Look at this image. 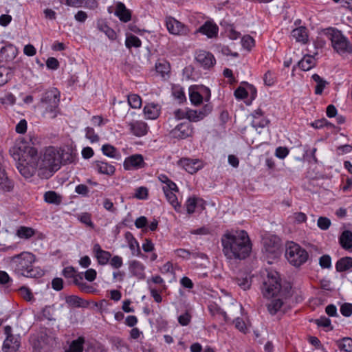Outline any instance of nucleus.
Segmentation results:
<instances>
[{
	"label": "nucleus",
	"mask_w": 352,
	"mask_h": 352,
	"mask_svg": "<svg viewBox=\"0 0 352 352\" xmlns=\"http://www.w3.org/2000/svg\"><path fill=\"white\" fill-rule=\"evenodd\" d=\"M263 252L267 258L276 259L280 254V241L275 235L265 236L263 238Z\"/></svg>",
	"instance_id": "10"
},
{
	"label": "nucleus",
	"mask_w": 352,
	"mask_h": 352,
	"mask_svg": "<svg viewBox=\"0 0 352 352\" xmlns=\"http://www.w3.org/2000/svg\"><path fill=\"white\" fill-rule=\"evenodd\" d=\"M19 295L26 301H31L34 299L31 290L26 287H21L19 289Z\"/></svg>",
	"instance_id": "52"
},
{
	"label": "nucleus",
	"mask_w": 352,
	"mask_h": 352,
	"mask_svg": "<svg viewBox=\"0 0 352 352\" xmlns=\"http://www.w3.org/2000/svg\"><path fill=\"white\" fill-rule=\"evenodd\" d=\"M201 116L199 115L198 110L188 109L187 110V119L190 122H198L201 120Z\"/></svg>",
	"instance_id": "55"
},
{
	"label": "nucleus",
	"mask_w": 352,
	"mask_h": 352,
	"mask_svg": "<svg viewBox=\"0 0 352 352\" xmlns=\"http://www.w3.org/2000/svg\"><path fill=\"white\" fill-rule=\"evenodd\" d=\"M331 221L329 218L320 217L318 218L317 225L322 230H327L331 226Z\"/></svg>",
	"instance_id": "56"
},
{
	"label": "nucleus",
	"mask_w": 352,
	"mask_h": 352,
	"mask_svg": "<svg viewBox=\"0 0 352 352\" xmlns=\"http://www.w3.org/2000/svg\"><path fill=\"white\" fill-rule=\"evenodd\" d=\"M189 97L193 104L199 105L204 99L206 102L210 100V90L206 87H202L199 89L190 88L189 90Z\"/></svg>",
	"instance_id": "13"
},
{
	"label": "nucleus",
	"mask_w": 352,
	"mask_h": 352,
	"mask_svg": "<svg viewBox=\"0 0 352 352\" xmlns=\"http://www.w3.org/2000/svg\"><path fill=\"white\" fill-rule=\"evenodd\" d=\"M322 34L331 41L333 50L338 54H352V44L341 31L334 28H328L322 30Z\"/></svg>",
	"instance_id": "6"
},
{
	"label": "nucleus",
	"mask_w": 352,
	"mask_h": 352,
	"mask_svg": "<svg viewBox=\"0 0 352 352\" xmlns=\"http://www.w3.org/2000/svg\"><path fill=\"white\" fill-rule=\"evenodd\" d=\"M51 338L44 332L33 335L30 342L34 352H49Z\"/></svg>",
	"instance_id": "11"
},
{
	"label": "nucleus",
	"mask_w": 352,
	"mask_h": 352,
	"mask_svg": "<svg viewBox=\"0 0 352 352\" xmlns=\"http://www.w3.org/2000/svg\"><path fill=\"white\" fill-rule=\"evenodd\" d=\"M36 234V230L30 227L20 226L18 228L16 232V235L21 239L28 240L31 237L34 236Z\"/></svg>",
	"instance_id": "37"
},
{
	"label": "nucleus",
	"mask_w": 352,
	"mask_h": 352,
	"mask_svg": "<svg viewBox=\"0 0 352 352\" xmlns=\"http://www.w3.org/2000/svg\"><path fill=\"white\" fill-rule=\"evenodd\" d=\"M97 28L104 32L106 36L111 40H115L116 38V32L109 27L105 21L103 20H98L97 21Z\"/></svg>",
	"instance_id": "36"
},
{
	"label": "nucleus",
	"mask_w": 352,
	"mask_h": 352,
	"mask_svg": "<svg viewBox=\"0 0 352 352\" xmlns=\"http://www.w3.org/2000/svg\"><path fill=\"white\" fill-rule=\"evenodd\" d=\"M198 31L202 34L206 35L208 38H214L217 36L219 28L215 23L206 21L199 28Z\"/></svg>",
	"instance_id": "25"
},
{
	"label": "nucleus",
	"mask_w": 352,
	"mask_h": 352,
	"mask_svg": "<svg viewBox=\"0 0 352 352\" xmlns=\"http://www.w3.org/2000/svg\"><path fill=\"white\" fill-rule=\"evenodd\" d=\"M36 256L30 252L24 251L8 258V263L10 267L19 275L32 277L34 274V263Z\"/></svg>",
	"instance_id": "4"
},
{
	"label": "nucleus",
	"mask_w": 352,
	"mask_h": 352,
	"mask_svg": "<svg viewBox=\"0 0 352 352\" xmlns=\"http://www.w3.org/2000/svg\"><path fill=\"white\" fill-rule=\"evenodd\" d=\"M94 168L98 173L109 176H112L116 171V168L113 165L104 161L96 162Z\"/></svg>",
	"instance_id": "24"
},
{
	"label": "nucleus",
	"mask_w": 352,
	"mask_h": 352,
	"mask_svg": "<svg viewBox=\"0 0 352 352\" xmlns=\"http://www.w3.org/2000/svg\"><path fill=\"white\" fill-rule=\"evenodd\" d=\"M158 179L162 184V188L167 201L173 207L175 211L179 212L181 204L179 202L176 195L179 191L177 186L164 174H160L158 176Z\"/></svg>",
	"instance_id": "7"
},
{
	"label": "nucleus",
	"mask_w": 352,
	"mask_h": 352,
	"mask_svg": "<svg viewBox=\"0 0 352 352\" xmlns=\"http://www.w3.org/2000/svg\"><path fill=\"white\" fill-rule=\"evenodd\" d=\"M85 137L91 143L98 142L99 141V136L97 133H95V131L91 127H87L85 129Z\"/></svg>",
	"instance_id": "50"
},
{
	"label": "nucleus",
	"mask_w": 352,
	"mask_h": 352,
	"mask_svg": "<svg viewBox=\"0 0 352 352\" xmlns=\"http://www.w3.org/2000/svg\"><path fill=\"white\" fill-rule=\"evenodd\" d=\"M65 301L70 306L80 307L82 299L76 296H69L66 298Z\"/></svg>",
	"instance_id": "60"
},
{
	"label": "nucleus",
	"mask_w": 352,
	"mask_h": 352,
	"mask_svg": "<svg viewBox=\"0 0 352 352\" xmlns=\"http://www.w3.org/2000/svg\"><path fill=\"white\" fill-rule=\"evenodd\" d=\"M14 149L16 151L14 155H17L19 160L17 169L24 177L30 178L38 168L37 150L31 146H25L23 151L20 147Z\"/></svg>",
	"instance_id": "3"
},
{
	"label": "nucleus",
	"mask_w": 352,
	"mask_h": 352,
	"mask_svg": "<svg viewBox=\"0 0 352 352\" xmlns=\"http://www.w3.org/2000/svg\"><path fill=\"white\" fill-rule=\"evenodd\" d=\"M339 243L345 250H349L352 248V232L344 230L339 236Z\"/></svg>",
	"instance_id": "32"
},
{
	"label": "nucleus",
	"mask_w": 352,
	"mask_h": 352,
	"mask_svg": "<svg viewBox=\"0 0 352 352\" xmlns=\"http://www.w3.org/2000/svg\"><path fill=\"white\" fill-rule=\"evenodd\" d=\"M285 256L292 265L298 267L307 261L308 253L299 245L289 242L287 245Z\"/></svg>",
	"instance_id": "9"
},
{
	"label": "nucleus",
	"mask_w": 352,
	"mask_h": 352,
	"mask_svg": "<svg viewBox=\"0 0 352 352\" xmlns=\"http://www.w3.org/2000/svg\"><path fill=\"white\" fill-rule=\"evenodd\" d=\"M237 284L243 290L248 289L251 286V277L250 275H245L244 276H239L236 278Z\"/></svg>",
	"instance_id": "48"
},
{
	"label": "nucleus",
	"mask_w": 352,
	"mask_h": 352,
	"mask_svg": "<svg viewBox=\"0 0 352 352\" xmlns=\"http://www.w3.org/2000/svg\"><path fill=\"white\" fill-rule=\"evenodd\" d=\"M113 269H120L123 265V258L119 255L111 256L109 262Z\"/></svg>",
	"instance_id": "51"
},
{
	"label": "nucleus",
	"mask_w": 352,
	"mask_h": 352,
	"mask_svg": "<svg viewBox=\"0 0 352 352\" xmlns=\"http://www.w3.org/2000/svg\"><path fill=\"white\" fill-rule=\"evenodd\" d=\"M129 269L133 276H135L140 280H143L146 278L144 265L139 261L132 260L129 263Z\"/></svg>",
	"instance_id": "22"
},
{
	"label": "nucleus",
	"mask_w": 352,
	"mask_h": 352,
	"mask_svg": "<svg viewBox=\"0 0 352 352\" xmlns=\"http://www.w3.org/2000/svg\"><path fill=\"white\" fill-rule=\"evenodd\" d=\"M319 263L322 268H330L331 266V258L329 255H323L319 259Z\"/></svg>",
	"instance_id": "61"
},
{
	"label": "nucleus",
	"mask_w": 352,
	"mask_h": 352,
	"mask_svg": "<svg viewBox=\"0 0 352 352\" xmlns=\"http://www.w3.org/2000/svg\"><path fill=\"white\" fill-rule=\"evenodd\" d=\"M45 202L50 204L59 205L62 202V197L55 191H47L43 196Z\"/></svg>",
	"instance_id": "38"
},
{
	"label": "nucleus",
	"mask_w": 352,
	"mask_h": 352,
	"mask_svg": "<svg viewBox=\"0 0 352 352\" xmlns=\"http://www.w3.org/2000/svg\"><path fill=\"white\" fill-rule=\"evenodd\" d=\"M241 44L244 48L250 50L254 45V40L250 35H245L241 38Z\"/></svg>",
	"instance_id": "58"
},
{
	"label": "nucleus",
	"mask_w": 352,
	"mask_h": 352,
	"mask_svg": "<svg viewBox=\"0 0 352 352\" xmlns=\"http://www.w3.org/2000/svg\"><path fill=\"white\" fill-rule=\"evenodd\" d=\"M11 69L10 68L0 66V87L6 84L10 79Z\"/></svg>",
	"instance_id": "45"
},
{
	"label": "nucleus",
	"mask_w": 352,
	"mask_h": 352,
	"mask_svg": "<svg viewBox=\"0 0 352 352\" xmlns=\"http://www.w3.org/2000/svg\"><path fill=\"white\" fill-rule=\"evenodd\" d=\"M125 45L128 48H131L132 47H140L142 45V41L138 36L130 35L126 37Z\"/></svg>",
	"instance_id": "49"
},
{
	"label": "nucleus",
	"mask_w": 352,
	"mask_h": 352,
	"mask_svg": "<svg viewBox=\"0 0 352 352\" xmlns=\"http://www.w3.org/2000/svg\"><path fill=\"white\" fill-rule=\"evenodd\" d=\"M83 344V338H78L77 340H73L71 342L69 347L65 349V352H82Z\"/></svg>",
	"instance_id": "41"
},
{
	"label": "nucleus",
	"mask_w": 352,
	"mask_h": 352,
	"mask_svg": "<svg viewBox=\"0 0 352 352\" xmlns=\"http://www.w3.org/2000/svg\"><path fill=\"white\" fill-rule=\"evenodd\" d=\"M262 292L265 298L276 297L281 296V285L280 277L276 272H270L267 273V278L263 282Z\"/></svg>",
	"instance_id": "8"
},
{
	"label": "nucleus",
	"mask_w": 352,
	"mask_h": 352,
	"mask_svg": "<svg viewBox=\"0 0 352 352\" xmlns=\"http://www.w3.org/2000/svg\"><path fill=\"white\" fill-rule=\"evenodd\" d=\"M128 104L133 109H139L142 106V99L137 94H130L128 96Z\"/></svg>",
	"instance_id": "46"
},
{
	"label": "nucleus",
	"mask_w": 352,
	"mask_h": 352,
	"mask_svg": "<svg viewBox=\"0 0 352 352\" xmlns=\"http://www.w3.org/2000/svg\"><path fill=\"white\" fill-rule=\"evenodd\" d=\"M175 255L181 258L189 260L191 258H206V255L204 253L200 252H190L188 250L179 248L177 249L174 251Z\"/></svg>",
	"instance_id": "26"
},
{
	"label": "nucleus",
	"mask_w": 352,
	"mask_h": 352,
	"mask_svg": "<svg viewBox=\"0 0 352 352\" xmlns=\"http://www.w3.org/2000/svg\"><path fill=\"white\" fill-rule=\"evenodd\" d=\"M208 310L211 316L221 324L230 320L226 312L223 311L216 303H210L208 305Z\"/></svg>",
	"instance_id": "19"
},
{
	"label": "nucleus",
	"mask_w": 352,
	"mask_h": 352,
	"mask_svg": "<svg viewBox=\"0 0 352 352\" xmlns=\"http://www.w3.org/2000/svg\"><path fill=\"white\" fill-rule=\"evenodd\" d=\"M92 252L99 265L103 266L109 263L111 254L109 251L102 250L99 243H95L93 245Z\"/></svg>",
	"instance_id": "18"
},
{
	"label": "nucleus",
	"mask_w": 352,
	"mask_h": 352,
	"mask_svg": "<svg viewBox=\"0 0 352 352\" xmlns=\"http://www.w3.org/2000/svg\"><path fill=\"white\" fill-rule=\"evenodd\" d=\"M341 314L345 317H349L352 315V304L344 303L340 307Z\"/></svg>",
	"instance_id": "62"
},
{
	"label": "nucleus",
	"mask_w": 352,
	"mask_h": 352,
	"mask_svg": "<svg viewBox=\"0 0 352 352\" xmlns=\"http://www.w3.org/2000/svg\"><path fill=\"white\" fill-rule=\"evenodd\" d=\"M193 133V129L189 122H184L177 124L170 131L171 138L177 139H185Z\"/></svg>",
	"instance_id": "14"
},
{
	"label": "nucleus",
	"mask_w": 352,
	"mask_h": 352,
	"mask_svg": "<svg viewBox=\"0 0 352 352\" xmlns=\"http://www.w3.org/2000/svg\"><path fill=\"white\" fill-rule=\"evenodd\" d=\"M13 188V182L8 177L5 169L0 164V193L10 192Z\"/></svg>",
	"instance_id": "23"
},
{
	"label": "nucleus",
	"mask_w": 352,
	"mask_h": 352,
	"mask_svg": "<svg viewBox=\"0 0 352 352\" xmlns=\"http://www.w3.org/2000/svg\"><path fill=\"white\" fill-rule=\"evenodd\" d=\"M311 78L316 82L315 94L317 95L321 94L325 88L327 82L316 74L312 75Z\"/></svg>",
	"instance_id": "40"
},
{
	"label": "nucleus",
	"mask_w": 352,
	"mask_h": 352,
	"mask_svg": "<svg viewBox=\"0 0 352 352\" xmlns=\"http://www.w3.org/2000/svg\"><path fill=\"white\" fill-rule=\"evenodd\" d=\"M125 238L127 241L129 248L131 252V254L135 256H140L141 255V250L138 241L129 232H127L125 234Z\"/></svg>",
	"instance_id": "30"
},
{
	"label": "nucleus",
	"mask_w": 352,
	"mask_h": 352,
	"mask_svg": "<svg viewBox=\"0 0 352 352\" xmlns=\"http://www.w3.org/2000/svg\"><path fill=\"white\" fill-rule=\"evenodd\" d=\"M195 60L204 69L213 67L216 62L214 56L204 50H199L196 52Z\"/></svg>",
	"instance_id": "16"
},
{
	"label": "nucleus",
	"mask_w": 352,
	"mask_h": 352,
	"mask_svg": "<svg viewBox=\"0 0 352 352\" xmlns=\"http://www.w3.org/2000/svg\"><path fill=\"white\" fill-rule=\"evenodd\" d=\"M130 132L137 136L141 137L148 133V126L147 124L142 120L132 121L128 123Z\"/></svg>",
	"instance_id": "20"
},
{
	"label": "nucleus",
	"mask_w": 352,
	"mask_h": 352,
	"mask_svg": "<svg viewBox=\"0 0 352 352\" xmlns=\"http://www.w3.org/2000/svg\"><path fill=\"white\" fill-rule=\"evenodd\" d=\"M16 98L12 93H7L3 97L0 98L2 104L14 105L16 103Z\"/></svg>",
	"instance_id": "54"
},
{
	"label": "nucleus",
	"mask_w": 352,
	"mask_h": 352,
	"mask_svg": "<svg viewBox=\"0 0 352 352\" xmlns=\"http://www.w3.org/2000/svg\"><path fill=\"white\" fill-rule=\"evenodd\" d=\"M352 268V257L344 256L339 260L336 263V269L338 272H343L350 270Z\"/></svg>",
	"instance_id": "33"
},
{
	"label": "nucleus",
	"mask_w": 352,
	"mask_h": 352,
	"mask_svg": "<svg viewBox=\"0 0 352 352\" xmlns=\"http://www.w3.org/2000/svg\"><path fill=\"white\" fill-rule=\"evenodd\" d=\"M102 151L104 155L111 158L118 159L120 156L117 149L110 144L103 145L102 147Z\"/></svg>",
	"instance_id": "43"
},
{
	"label": "nucleus",
	"mask_w": 352,
	"mask_h": 352,
	"mask_svg": "<svg viewBox=\"0 0 352 352\" xmlns=\"http://www.w3.org/2000/svg\"><path fill=\"white\" fill-rule=\"evenodd\" d=\"M166 26L168 32L177 36H186L190 30L188 28L172 16H167L165 19Z\"/></svg>",
	"instance_id": "12"
},
{
	"label": "nucleus",
	"mask_w": 352,
	"mask_h": 352,
	"mask_svg": "<svg viewBox=\"0 0 352 352\" xmlns=\"http://www.w3.org/2000/svg\"><path fill=\"white\" fill-rule=\"evenodd\" d=\"M178 164L190 174L195 173L203 167V162L198 159L182 158L178 161Z\"/></svg>",
	"instance_id": "17"
},
{
	"label": "nucleus",
	"mask_w": 352,
	"mask_h": 352,
	"mask_svg": "<svg viewBox=\"0 0 352 352\" xmlns=\"http://www.w3.org/2000/svg\"><path fill=\"white\" fill-rule=\"evenodd\" d=\"M115 15L117 16L121 21L124 23L129 21L131 18L130 10H128L122 2H118L116 4Z\"/></svg>",
	"instance_id": "28"
},
{
	"label": "nucleus",
	"mask_w": 352,
	"mask_h": 352,
	"mask_svg": "<svg viewBox=\"0 0 352 352\" xmlns=\"http://www.w3.org/2000/svg\"><path fill=\"white\" fill-rule=\"evenodd\" d=\"M155 69L157 73L160 74L162 77H165L170 73V66L169 63L166 60H162L156 63Z\"/></svg>",
	"instance_id": "42"
},
{
	"label": "nucleus",
	"mask_w": 352,
	"mask_h": 352,
	"mask_svg": "<svg viewBox=\"0 0 352 352\" xmlns=\"http://www.w3.org/2000/svg\"><path fill=\"white\" fill-rule=\"evenodd\" d=\"M337 346L345 352H352V339L345 337L336 341Z\"/></svg>",
	"instance_id": "39"
},
{
	"label": "nucleus",
	"mask_w": 352,
	"mask_h": 352,
	"mask_svg": "<svg viewBox=\"0 0 352 352\" xmlns=\"http://www.w3.org/2000/svg\"><path fill=\"white\" fill-rule=\"evenodd\" d=\"M126 104L123 102L120 101L116 105H115L113 111L116 113L122 116L126 113Z\"/></svg>",
	"instance_id": "63"
},
{
	"label": "nucleus",
	"mask_w": 352,
	"mask_h": 352,
	"mask_svg": "<svg viewBox=\"0 0 352 352\" xmlns=\"http://www.w3.org/2000/svg\"><path fill=\"white\" fill-rule=\"evenodd\" d=\"M21 345L19 336H10L6 337L3 344V352H17Z\"/></svg>",
	"instance_id": "21"
},
{
	"label": "nucleus",
	"mask_w": 352,
	"mask_h": 352,
	"mask_svg": "<svg viewBox=\"0 0 352 352\" xmlns=\"http://www.w3.org/2000/svg\"><path fill=\"white\" fill-rule=\"evenodd\" d=\"M76 155L68 148H61L54 146L46 148L42 155L38 157L39 175L48 178L57 171L62 164L74 162Z\"/></svg>",
	"instance_id": "2"
},
{
	"label": "nucleus",
	"mask_w": 352,
	"mask_h": 352,
	"mask_svg": "<svg viewBox=\"0 0 352 352\" xmlns=\"http://www.w3.org/2000/svg\"><path fill=\"white\" fill-rule=\"evenodd\" d=\"M292 36L295 38L297 42L306 43L308 41L307 30L305 27H299L292 30Z\"/></svg>",
	"instance_id": "34"
},
{
	"label": "nucleus",
	"mask_w": 352,
	"mask_h": 352,
	"mask_svg": "<svg viewBox=\"0 0 352 352\" xmlns=\"http://www.w3.org/2000/svg\"><path fill=\"white\" fill-rule=\"evenodd\" d=\"M316 64V60L314 56L305 55L299 61L298 66L303 71H309Z\"/></svg>",
	"instance_id": "35"
},
{
	"label": "nucleus",
	"mask_w": 352,
	"mask_h": 352,
	"mask_svg": "<svg viewBox=\"0 0 352 352\" xmlns=\"http://www.w3.org/2000/svg\"><path fill=\"white\" fill-rule=\"evenodd\" d=\"M148 190L147 188L141 186L135 190V192L134 195V197L140 199V200H144L146 199L148 197Z\"/></svg>",
	"instance_id": "53"
},
{
	"label": "nucleus",
	"mask_w": 352,
	"mask_h": 352,
	"mask_svg": "<svg viewBox=\"0 0 352 352\" xmlns=\"http://www.w3.org/2000/svg\"><path fill=\"white\" fill-rule=\"evenodd\" d=\"M77 219L82 223L85 224L87 226L89 227L90 228H94V224L93 221H91V214H89L88 212H82L77 215Z\"/></svg>",
	"instance_id": "47"
},
{
	"label": "nucleus",
	"mask_w": 352,
	"mask_h": 352,
	"mask_svg": "<svg viewBox=\"0 0 352 352\" xmlns=\"http://www.w3.org/2000/svg\"><path fill=\"white\" fill-rule=\"evenodd\" d=\"M143 112L146 119L155 120L160 116V107L154 103H149L144 106Z\"/></svg>",
	"instance_id": "27"
},
{
	"label": "nucleus",
	"mask_w": 352,
	"mask_h": 352,
	"mask_svg": "<svg viewBox=\"0 0 352 352\" xmlns=\"http://www.w3.org/2000/svg\"><path fill=\"white\" fill-rule=\"evenodd\" d=\"M273 299L267 304V310L272 315H275L283 305V294L272 297Z\"/></svg>",
	"instance_id": "29"
},
{
	"label": "nucleus",
	"mask_w": 352,
	"mask_h": 352,
	"mask_svg": "<svg viewBox=\"0 0 352 352\" xmlns=\"http://www.w3.org/2000/svg\"><path fill=\"white\" fill-rule=\"evenodd\" d=\"M211 233L210 229L207 226H202L197 229H193L190 231V234L200 235V236H206L208 235Z\"/></svg>",
	"instance_id": "59"
},
{
	"label": "nucleus",
	"mask_w": 352,
	"mask_h": 352,
	"mask_svg": "<svg viewBox=\"0 0 352 352\" xmlns=\"http://www.w3.org/2000/svg\"><path fill=\"white\" fill-rule=\"evenodd\" d=\"M144 166L145 162L143 156L140 154H135L127 157L123 163L124 168L127 170H138L144 167Z\"/></svg>",
	"instance_id": "15"
},
{
	"label": "nucleus",
	"mask_w": 352,
	"mask_h": 352,
	"mask_svg": "<svg viewBox=\"0 0 352 352\" xmlns=\"http://www.w3.org/2000/svg\"><path fill=\"white\" fill-rule=\"evenodd\" d=\"M315 323L318 327H327L329 328L330 330L333 329V327L331 324L330 319L325 316L320 317V318L315 320Z\"/></svg>",
	"instance_id": "57"
},
{
	"label": "nucleus",
	"mask_w": 352,
	"mask_h": 352,
	"mask_svg": "<svg viewBox=\"0 0 352 352\" xmlns=\"http://www.w3.org/2000/svg\"><path fill=\"white\" fill-rule=\"evenodd\" d=\"M1 52L3 54H7V55L5 56L6 60H12L16 57L17 50L12 45H10L2 47Z\"/></svg>",
	"instance_id": "44"
},
{
	"label": "nucleus",
	"mask_w": 352,
	"mask_h": 352,
	"mask_svg": "<svg viewBox=\"0 0 352 352\" xmlns=\"http://www.w3.org/2000/svg\"><path fill=\"white\" fill-rule=\"evenodd\" d=\"M223 253L230 260H243L252 251V243L246 231L236 230L227 231L221 236Z\"/></svg>",
	"instance_id": "1"
},
{
	"label": "nucleus",
	"mask_w": 352,
	"mask_h": 352,
	"mask_svg": "<svg viewBox=\"0 0 352 352\" xmlns=\"http://www.w3.org/2000/svg\"><path fill=\"white\" fill-rule=\"evenodd\" d=\"M60 94L56 89L46 91L42 96L38 107L43 117L55 118L59 113Z\"/></svg>",
	"instance_id": "5"
},
{
	"label": "nucleus",
	"mask_w": 352,
	"mask_h": 352,
	"mask_svg": "<svg viewBox=\"0 0 352 352\" xmlns=\"http://www.w3.org/2000/svg\"><path fill=\"white\" fill-rule=\"evenodd\" d=\"M204 201L202 199L191 197H188L185 203L186 212L188 214H192L195 212L196 207L201 206L204 207Z\"/></svg>",
	"instance_id": "31"
},
{
	"label": "nucleus",
	"mask_w": 352,
	"mask_h": 352,
	"mask_svg": "<svg viewBox=\"0 0 352 352\" xmlns=\"http://www.w3.org/2000/svg\"><path fill=\"white\" fill-rule=\"evenodd\" d=\"M288 154L289 150L286 147L279 146L275 151V155L279 159H284Z\"/></svg>",
	"instance_id": "64"
}]
</instances>
